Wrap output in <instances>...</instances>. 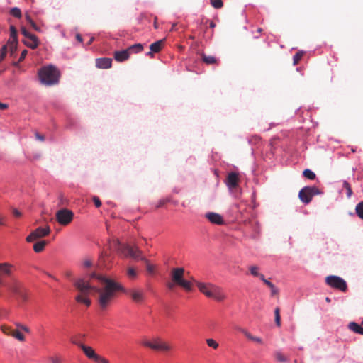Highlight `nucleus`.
Wrapping results in <instances>:
<instances>
[{
    "instance_id": "obj_17",
    "label": "nucleus",
    "mask_w": 363,
    "mask_h": 363,
    "mask_svg": "<svg viewBox=\"0 0 363 363\" xmlns=\"http://www.w3.org/2000/svg\"><path fill=\"white\" fill-rule=\"evenodd\" d=\"M112 59L108 57L98 58L96 60V67L99 69H108L111 67Z\"/></svg>"
},
{
    "instance_id": "obj_44",
    "label": "nucleus",
    "mask_w": 363,
    "mask_h": 363,
    "mask_svg": "<svg viewBox=\"0 0 363 363\" xmlns=\"http://www.w3.org/2000/svg\"><path fill=\"white\" fill-rule=\"evenodd\" d=\"M169 201V199H160L157 204L156 205V208H160L162 206H163L165 203H167V202Z\"/></svg>"
},
{
    "instance_id": "obj_29",
    "label": "nucleus",
    "mask_w": 363,
    "mask_h": 363,
    "mask_svg": "<svg viewBox=\"0 0 363 363\" xmlns=\"http://www.w3.org/2000/svg\"><path fill=\"white\" fill-rule=\"evenodd\" d=\"M274 357L276 360L281 362H286L288 361V359L280 351H276L274 352Z\"/></svg>"
},
{
    "instance_id": "obj_18",
    "label": "nucleus",
    "mask_w": 363,
    "mask_h": 363,
    "mask_svg": "<svg viewBox=\"0 0 363 363\" xmlns=\"http://www.w3.org/2000/svg\"><path fill=\"white\" fill-rule=\"evenodd\" d=\"M238 330L242 333L248 340L260 345L264 344V342L261 337L252 335L247 330L242 328H239Z\"/></svg>"
},
{
    "instance_id": "obj_34",
    "label": "nucleus",
    "mask_w": 363,
    "mask_h": 363,
    "mask_svg": "<svg viewBox=\"0 0 363 363\" xmlns=\"http://www.w3.org/2000/svg\"><path fill=\"white\" fill-rule=\"evenodd\" d=\"M303 55V51H298L294 55L293 62H294V65H297L299 62V61L301 60Z\"/></svg>"
},
{
    "instance_id": "obj_48",
    "label": "nucleus",
    "mask_w": 363,
    "mask_h": 363,
    "mask_svg": "<svg viewBox=\"0 0 363 363\" xmlns=\"http://www.w3.org/2000/svg\"><path fill=\"white\" fill-rule=\"evenodd\" d=\"M145 262L147 264V272H150V273H153L154 270H155L154 266L150 264H149L147 260Z\"/></svg>"
},
{
    "instance_id": "obj_25",
    "label": "nucleus",
    "mask_w": 363,
    "mask_h": 363,
    "mask_svg": "<svg viewBox=\"0 0 363 363\" xmlns=\"http://www.w3.org/2000/svg\"><path fill=\"white\" fill-rule=\"evenodd\" d=\"M47 245V242L45 240H41L37 242L33 245V250L35 252L39 253L43 251L45 246Z\"/></svg>"
},
{
    "instance_id": "obj_14",
    "label": "nucleus",
    "mask_w": 363,
    "mask_h": 363,
    "mask_svg": "<svg viewBox=\"0 0 363 363\" xmlns=\"http://www.w3.org/2000/svg\"><path fill=\"white\" fill-rule=\"evenodd\" d=\"M239 176L235 172H230L228 174L226 179V185L229 189H235L238 186Z\"/></svg>"
},
{
    "instance_id": "obj_27",
    "label": "nucleus",
    "mask_w": 363,
    "mask_h": 363,
    "mask_svg": "<svg viewBox=\"0 0 363 363\" xmlns=\"http://www.w3.org/2000/svg\"><path fill=\"white\" fill-rule=\"evenodd\" d=\"M11 337H14L20 342L25 341V336L18 330H13V333H11Z\"/></svg>"
},
{
    "instance_id": "obj_41",
    "label": "nucleus",
    "mask_w": 363,
    "mask_h": 363,
    "mask_svg": "<svg viewBox=\"0 0 363 363\" xmlns=\"http://www.w3.org/2000/svg\"><path fill=\"white\" fill-rule=\"evenodd\" d=\"M249 269L251 274L253 275L254 277H258L260 274L258 272L259 267L257 266H251Z\"/></svg>"
},
{
    "instance_id": "obj_6",
    "label": "nucleus",
    "mask_w": 363,
    "mask_h": 363,
    "mask_svg": "<svg viewBox=\"0 0 363 363\" xmlns=\"http://www.w3.org/2000/svg\"><path fill=\"white\" fill-rule=\"evenodd\" d=\"M142 345L159 352H169L172 350V346L167 342L158 337H154L152 340H144L142 341Z\"/></svg>"
},
{
    "instance_id": "obj_60",
    "label": "nucleus",
    "mask_w": 363,
    "mask_h": 363,
    "mask_svg": "<svg viewBox=\"0 0 363 363\" xmlns=\"http://www.w3.org/2000/svg\"><path fill=\"white\" fill-rule=\"evenodd\" d=\"M257 277H259L263 282L264 281V280H266L264 276L262 274H259V275Z\"/></svg>"
},
{
    "instance_id": "obj_46",
    "label": "nucleus",
    "mask_w": 363,
    "mask_h": 363,
    "mask_svg": "<svg viewBox=\"0 0 363 363\" xmlns=\"http://www.w3.org/2000/svg\"><path fill=\"white\" fill-rule=\"evenodd\" d=\"M13 215L16 218H20L22 216V213L19 211L17 208H13L11 209Z\"/></svg>"
},
{
    "instance_id": "obj_64",
    "label": "nucleus",
    "mask_w": 363,
    "mask_h": 363,
    "mask_svg": "<svg viewBox=\"0 0 363 363\" xmlns=\"http://www.w3.org/2000/svg\"><path fill=\"white\" fill-rule=\"evenodd\" d=\"M325 301H326L328 303H330V298H328V297H327V298H325Z\"/></svg>"
},
{
    "instance_id": "obj_45",
    "label": "nucleus",
    "mask_w": 363,
    "mask_h": 363,
    "mask_svg": "<svg viewBox=\"0 0 363 363\" xmlns=\"http://www.w3.org/2000/svg\"><path fill=\"white\" fill-rule=\"evenodd\" d=\"M92 200H93L96 207L99 208L101 206V202L99 197L94 196H93Z\"/></svg>"
},
{
    "instance_id": "obj_8",
    "label": "nucleus",
    "mask_w": 363,
    "mask_h": 363,
    "mask_svg": "<svg viewBox=\"0 0 363 363\" xmlns=\"http://www.w3.org/2000/svg\"><path fill=\"white\" fill-rule=\"evenodd\" d=\"M320 194V191L316 186H305L300 190L298 197L303 203L308 204L314 196Z\"/></svg>"
},
{
    "instance_id": "obj_55",
    "label": "nucleus",
    "mask_w": 363,
    "mask_h": 363,
    "mask_svg": "<svg viewBox=\"0 0 363 363\" xmlns=\"http://www.w3.org/2000/svg\"><path fill=\"white\" fill-rule=\"evenodd\" d=\"M264 283L267 286H269V288H273V286H274L272 282H270L268 280H264Z\"/></svg>"
},
{
    "instance_id": "obj_59",
    "label": "nucleus",
    "mask_w": 363,
    "mask_h": 363,
    "mask_svg": "<svg viewBox=\"0 0 363 363\" xmlns=\"http://www.w3.org/2000/svg\"><path fill=\"white\" fill-rule=\"evenodd\" d=\"M65 276L68 278H70L72 276V272L71 271H67L65 272Z\"/></svg>"
},
{
    "instance_id": "obj_61",
    "label": "nucleus",
    "mask_w": 363,
    "mask_h": 363,
    "mask_svg": "<svg viewBox=\"0 0 363 363\" xmlns=\"http://www.w3.org/2000/svg\"><path fill=\"white\" fill-rule=\"evenodd\" d=\"M154 28H155V29H157V28H158V24H157V18H156V17L155 18V21H154Z\"/></svg>"
},
{
    "instance_id": "obj_47",
    "label": "nucleus",
    "mask_w": 363,
    "mask_h": 363,
    "mask_svg": "<svg viewBox=\"0 0 363 363\" xmlns=\"http://www.w3.org/2000/svg\"><path fill=\"white\" fill-rule=\"evenodd\" d=\"M7 220L6 216L0 213V225H5Z\"/></svg>"
},
{
    "instance_id": "obj_38",
    "label": "nucleus",
    "mask_w": 363,
    "mask_h": 363,
    "mask_svg": "<svg viewBox=\"0 0 363 363\" xmlns=\"http://www.w3.org/2000/svg\"><path fill=\"white\" fill-rule=\"evenodd\" d=\"M1 331L7 335L11 336V333H13V329L11 328V327L4 325L1 326Z\"/></svg>"
},
{
    "instance_id": "obj_7",
    "label": "nucleus",
    "mask_w": 363,
    "mask_h": 363,
    "mask_svg": "<svg viewBox=\"0 0 363 363\" xmlns=\"http://www.w3.org/2000/svg\"><path fill=\"white\" fill-rule=\"evenodd\" d=\"M8 289L23 301H26L28 298L27 291L23 284L16 279H13L7 285Z\"/></svg>"
},
{
    "instance_id": "obj_26",
    "label": "nucleus",
    "mask_w": 363,
    "mask_h": 363,
    "mask_svg": "<svg viewBox=\"0 0 363 363\" xmlns=\"http://www.w3.org/2000/svg\"><path fill=\"white\" fill-rule=\"evenodd\" d=\"M126 274L129 279H135L138 276V271L135 268L129 267L127 268Z\"/></svg>"
},
{
    "instance_id": "obj_62",
    "label": "nucleus",
    "mask_w": 363,
    "mask_h": 363,
    "mask_svg": "<svg viewBox=\"0 0 363 363\" xmlns=\"http://www.w3.org/2000/svg\"><path fill=\"white\" fill-rule=\"evenodd\" d=\"M209 26H210V28H213L216 27V23L214 22H213V21H211L210 24H209Z\"/></svg>"
},
{
    "instance_id": "obj_5",
    "label": "nucleus",
    "mask_w": 363,
    "mask_h": 363,
    "mask_svg": "<svg viewBox=\"0 0 363 363\" xmlns=\"http://www.w3.org/2000/svg\"><path fill=\"white\" fill-rule=\"evenodd\" d=\"M72 343L80 348L88 359H91L96 363H109L108 359L98 354L91 347L86 345L78 341H72Z\"/></svg>"
},
{
    "instance_id": "obj_57",
    "label": "nucleus",
    "mask_w": 363,
    "mask_h": 363,
    "mask_svg": "<svg viewBox=\"0 0 363 363\" xmlns=\"http://www.w3.org/2000/svg\"><path fill=\"white\" fill-rule=\"evenodd\" d=\"M23 42L27 47H28V44L32 43V40H28L26 38V40H23Z\"/></svg>"
},
{
    "instance_id": "obj_36",
    "label": "nucleus",
    "mask_w": 363,
    "mask_h": 363,
    "mask_svg": "<svg viewBox=\"0 0 363 363\" xmlns=\"http://www.w3.org/2000/svg\"><path fill=\"white\" fill-rule=\"evenodd\" d=\"M14 324H15V325L17 328L16 330H23V331H24L26 333H29L30 332V328L28 327H27L25 325L21 324L19 322H16Z\"/></svg>"
},
{
    "instance_id": "obj_10",
    "label": "nucleus",
    "mask_w": 363,
    "mask_h": 363,
    "mask_svg": "<svg viewBox=\"0 0 363 363\" xmlns=\"http://www.w3.org/2000/svg\"><path fill=\"white\" fill-rule=\"evenodd\" d=\"M326 284L332 288L338 289L341 291L345 292L347 290V285L346 281L341 277L330 275L325 278Z\"/></svg>"
},
{
    "instance_id": "obj_50",
    "label": "nucleus",
    "mask_w": 363,
    "mask_h": 363,
    "mask_svg": "<svg viewBox=\"0 0 363 363\" xmlns=\"http://www.w3.org/2000/svg\"><path fill=\"white\" fill-rule=\"evenodd\" d=\"M35 138L41 142H43L45 140V136L43 135L40 134L39 133L36 132L35 134Z\"/></svg>"
},
{
    "instance_id": "obj_32",
    "label": "nucleus",
    "mask_w": 363,
    "mask_h": 363,
    "mask_svg": "<svg viewBox=\"0 0 363 363\" xmlns=\"http://www.w3.org/2000/svg\"><path fill=\"white\" fill-rule=\"evenodd\" d=\"M206 342L208 347H212L215 350H216L219 346V344L215 340H213L212 338L206 339Z\"/></svg>"
},
{
    "instance_id": "obj_20",
    "label": "nucleus",
    "mask_w": 363,
    "mask_h": 363,
    "mask_svg": "<svg viewBox=\"0 0 363 363\" xmlns=\"http://www.w3.org/2000/svg\"><path fill=\"white\" fill-rule=\"evenodd\" d=\"M201 58L203 62L207 65L217 64L218 60L214 56L207 55L204 53L201 54Z\"/></svg>"
},
{
    "instance_id": "obj_30",
    "label": "nucleus",
    "mask_w": 363,
    "mask_h": 363,
    "mask_svg": "<svg viewBox=\"0 0 363 363\" xmlns=\"http://www.w3.org/2000/svg\"><path fill=\"white\" fill-rule=\"evenodd\" d=\"M303 175L311 180L315 179V174L309 169H306L303 172Z\"/></svg>"
},
{
    "instance_id": "obj_63",
    "label": "nucleus",
    "mask_w": 363,
    "mask_h": 363,
    "mask_svg": "<svg viewBox=\"0 0 363 363\" xmlns=\"http://www.w3.org/2000/svg\"><path fill=\"white\" fill-rule=\"evenodd\" d=\"M94 38L93 37H92V38H91L89 39V42H88V43H87V44H88V45L91 44V43H92V42H93V40H94Z\"/></svg>"
},
{
    "instance_id": "obj_40",
    "label": "nucleus",
    "mask_w": 363,
    "mask_h": 363,
    "mask_svg": "<svg viewBox=\"0 0 363 363\" xmlns=\"http://www.w3.org/2000/svg\"><path fill=\"white\" fill-rule=\"evenodd\" d=\"M93 265V261L90 258H85L82 261V266L84 268H89Z\"/></svg>"
},
{
    "instance_id": "obj_2",
    "label": "nucleus",
    "mask_w": 363,
    "mask_h": 363,
    "mask_svg": "<svg viewBox=\"0 0 363 363\" xmlns=\"http://www.w3.org/2000/svg\"><path fill=\"white\" fill-rule=\"evenodd\" d=\"M194 282L199 291L206 297L213 298L217 301H223L225 299L226 296L220 286L209 282L204 283L196 280H194Z\"/></svg>"
},
{
    "instance_id": "obj_35",
    "label": "nucleus",
    "mask_w": 363,
    "mask_h": 363,
    "mask_svg": "<svg viewBox=\"0 0 363 363\" xmlns=\"http://www.w3.org/2000/svg\"><path fill=\"white\" fill-rule=\"evenodd\" d=\"M356 213L363 220V201L359 203L356 206Z\"/></svg>"
},
{
    "instance_id": "obj_51",
    "label": "nucleus",
    "mask_w": 363,
    "mask_h": 363,
    "mask_svg": "<svg viewBox=\"0 0 363 363\" xmlns=\"http://www.w3.org/2000/svg\"><path fill=\"white\" fill-rule=\"evenodd\" d=\"M166 285L169 289H172L177 284L171 280V281L167 282Z\"/></svg>"
},
{
    "instance_id": "obj_16",
    "label": "nucleus",
    "mask_w": 363,
    "mask_h": 363,
    "mask_svg": "<svg viewBox=\"0 0 363 363\" xmlns=\"http://www.w3.org/2000/svg\"><path fill=\"white\" fill-rule=\"evenodd\" d=\"M164 45V40H160L150 45V51L147 53V55L152 57L154 53L159 52Z\"/></svg>"
},
{
    "instance_id": "obj_1",
    "label": "nucleus",
    "mask_w": 363,
    "mask_h": 363,
    "mask_svg": "<svg viewBox=\"0 0 363 363\" xmlns=\"http://www.w3.org/2000/svg\"><path fill=\"white\" fill-rule=\"evenodd\" d=\"M73 284L78 292L74 298L77 303L90 306L91 301L89 296L95 293L97 294V303L102 311L108 308L118 291L126 293L136 303H143L145 298L143 289H133L126 291L120 283L95 272L86 277L75 279Z\"/></svg>"
},
{
    "instance_id": "obj_37",
    "label": "nucleus",
    "mask_w": 363,
    "mask_h": 363,
    "mask_svg": "<svg viewBox=\"0 0 363 363\" xmlns=\"http://www.w3.org/2000/svg\"><path fill=\"white\" fill-rule=\"evenodd\" d=\"M211 6L215 9H220L223 6L222 0H210Z\"/></svg>"
},
{
    "instance_id": "obj_58",
    "label": "nucleus",
    "mask_w": 363,
    "mask_h": 363,
    "mask_svg": "<svg viewBox=\"0 0 363 363\" xmlns=\"http://www.w3.org/2000/svg\"><path fill=\"white\" fill-rule=\"evenodd\" d=\"M76 39H77L79 42H80V43H82V35H81L80 34H77V35H76Z\"/></svg>"
},
{
    "instance_id": "obj_54",
    "label": "nucleus",
    "mask_w": 363,
    "mask_h": 363,
    "mask_svg": "<svg viewBox=\"0 0 363 363\" xmlns=\"http://www.w3.org/2000/svg\"><path fill=\"white\" fill-rule=\"evenodd\" d=\"M26 21H28V23H30V25L32 23V22H34V21L32 20V18H31L29 14H28V13H26Z\"/></svg>"
},
{
    "instance_id": "obj_53",
    "label": "nucleus",
    "mask_w": 363,
    "mask_h": 363,
    "mask_svg": "<svg viewBox=\"0 0 363 363\" xmlns=\"http://www.w3.org/2000/svg\"><path fill=\"white\" fill-rule=\"evenodd\" d=\"M30 26L33 27V28L36 30V31H38L40 32V28L35 24V22H32V23L30 24Z\"/></svg>"
},
{
    "instance_id": "obj_31",
    "label": "nucleus",
    "mask_w": 363,
    "mask_h": 363,
    "mask_svg": "<svg viewBox=\"0 0 363 363\" xmlns=\"http://www.w3.org/2000/svg\"><path fill=\"white\" fill-rule=\"evenodd\" d=\"M9 40H17V30L13 25L10 26V38Z\"/></svg>"
},
{
    "instance_id": "obj_15",
    "label": "nucleus",
    "mask_w": 363,
    "mask_h": 363,
    "mask_svg": "<svg viewBox=\"0 0 363 363\" xmlns=\"http://www.w3.org/2000/svg\"><path fill=\"white\" fill-rule=\"evenodd\" d=\"M205 217L213 224L223 225L224 223L223 216L217 213L208 212L205 214Z\"/></svg>"
},
{
    "instance_id": "obj_12",
    "label": "nucleus",
    "mask_w": 363,
    "mask_h": 363,
    "mask_svg": "<svg viewBox=\"0 0 363 363\" xmlns=\"http://www.w3.org/2000/svg\"><path fill=\"white\" fill-rule=\"evenodd\" d=\"M50 233V228L48 225L45 228L39 227L35 230L32 231L30 235L26 237V240L28 242H32L34 240L48 235Z\"/></svg>"
},
{
    "instance_id": "obj_39",
    "label": "nucleus",
    "mask_w": 363,
    "mask_h": 363,
    "mask_svg": "<svg viewBox=\"0 0 363 363\" xmlns=\"http://www.w3.org/2000/svg\"><path fill=\"white\" fill-rule=\"evenodd\" d=\"M343 187L347 191V196L350 197L352 194V191L350 184L347 182L345 181L343 182Z\"/></svg>"
},
{
    "instance_id": "obj_19",
    "label": "nucleus",
    "mask_w": 363,
    "mask_h": 363,
    "mask_svg": "<svg viewBox=\"0 0 363 363\" xmlns=\"http://www.w3.org/2000/svg\"><path fill=\"white\" fill-rule=\"evenodd\" d=\"M130 55L128 48L126 50L116 51L114 52V59L118 62H123L130 57Z\"/></svg>"
},
{
    "instance_id": "obj_3",
    "label": "nucleus",
    "mask_w": 363,
    "mask_h": 363,
    "mask_svg": "<svg viewBox=\"0 0 363 363\" xmlns=\"http://www.w3.org/2000/svg\"><path fill=\"white\" fill-rule=\"evenodd\" d=\"M38 74L41 83L46 86L55 84L59 81L60 72L52 65L43 67Z\"/></svg>"
},
{
    "instance_id": "obj_11",
    "label": "nucleus",
    "mask_w": 363,
    "mask_h": 363,
    "mask_svg": "<svg viewBox=\"0 0 363 363\" xmlns=\"http://www.w3.org/2000/svg\"><path fill=\"white\" fill-rule=\"evenodd\" d=\"M121 251L125 256H129L135 259H140L147 262L145 257L142 255V252L137 247H131L130 245H122Z\"/></svg>"
},
{
    "instance_id": "obj_24",
    "label": "nucleus",
    "mask_w": 363,
    "mask_h": 363,
    "mask_svg": "<svg viewBox=\"0 0 363 363\" xmlns=\"http://www.w3.org/2000/svg\"><path fill=\"white\" fill-rule=\"evenodd\" d=\"M128 50L131 53H138L143 51V45L141 43H137L128 48Z\"/></svg>"
},
{
    "instance_id": "obj_28",
    "label": "nucleus",
    "mask_w": 363,
    "mask_h": 363,
    "mask_svg": "<svg viewBox=\"0 0 363 363\" xmlns=\"http://www.w3.org/2000/svg\"><path fill=\"white\" fill-rule=\"evenodd\" d=\"M274 320L275 323L278 327L281 326V316H280V308L277 307L274 309Z\"/></svg>"
},
{
    "instance_id": "obj_49",
    "label": "nucleus",
    "mask_w": 363,
    "mask_h": 363,
    "mask_svg": "<svg viewBox=\"0 0 363 363\" xmlns=\"http://www.w3.org/2000/svg\"><path fill=\"white\" fill-rule=\"evenodd\" d=\"M27 53H28V51L26 50H23L21 52V56H20L19 60H18V62L23 61L25 59Z\"/></svg>"
},
{
    "instance_id": "obj_43",
    "label": "nucleus",
    "mask_w": 363,
    "mask_h": 363,
    "mask_svg": "<svg viewBox=\"0 0 363 363\" xmlns=\"http://www.w3.org/2000/svg\"><path fill=\"white\" fill-rule=\"evenodd\" d=\"M51 363H62V358L58 355L52 356L49 358Z\"/></svg>"
},
{
    "instance_id": "obj_33",
    "label": "nucleus",
    "mask_w": 363,
    "mask_h": 363,
    "mask_svg": "<svg viewBox=\"0 0 363 363\" xmlns=\"http://www.w3.org/2000/svg\"><path fill=\"white\" fill-rule=\"evenodd\" d=\"M10 14L16 18H21V11L18 7L12 8L10 11Z\"/></svg>"
},
{
    "instance_id": "obj_42",
    "label": "nucleus",
    "mask_w": 363,
    "mask_h": 363,
    "mask_svg": "<svg viewBox=\"0 0 363 363\" xmlns=\"http://www.w3.org/2000/svg\"><path fill=\"white\" fill-rule=\"evenodd\" d=\"M7 54V45H4L0 50V62L4 59Z\"/></svg>"
},
{
    "instance_id": "obj_52",
    "label": "nucleus",
    "mask_w": 363,
    "mask_h": 363,
    "mask_svg": "<svg viewBox=\"0 0 363 363\" xmlns=\"http://www.w3.org/2000/svg\"><path fill=\"white\" fill-rule=\"evenodd\" d=\"M270 289L272 296H274L279 293V290L275 287V286H273V288H270Z\"/></svg>"
},
{
    "instance_id": "obj_13",
    "label": "nucleus",
    "mask_w": 363,
    "mask_h": 363,
    "mask_svg": "<svg viewBox=\"0 0 363 363\" xmlns=\"http://www.w3.org/2000/svg\"><path fill=\"white\" fill-rule=\"evenodd\" d=\"M21 33L26 38L32 40V43L28 44V48L35 49L39 45V40L36 35L29 33L24 27L21 28Z\"/></svg>"
},
{
    "instance_id": "obj_23",
    "label": "nucleus",
    "mask_w": 363,
    "mask_h": 363,
    "mask_svg": "<svg viewBox=\"0 0 363 363\" xmlns=\"http://www.w3.org/2000/svg\"><path fill=\"white\" fill-rule=\"evenodd\" d=\"M12 268H13V266L9 263H0V270L7 275H10L11 274Z\"/></svg>"
},
{
    "instance_id": "obj_22",
    "label": "nucleus",
    "mask_w": 363,
    "mask_h": 363,
    "mask_svg": "<svg viewBox=\"0 0 363 363\" xmlns=\"http://www.w3.org/2000/svg\"><path fill=\"white\" fill-rule=\"evenodd\" d=\"M18 40H8L5 45H7V52L9 51L12 55L17 49Z\"/></svg>"
},
{
    "instance_id": "obj_56",
    "label": "nucleus",
    "mask_w": 363,
    "mask_h": 363,
    "mask_svg": "<svg viewBox=\"0 0 363 363\" xmlns=\"http://www.w3.org/2000/svg\"><path fill=\"white\" fill-rule=\"evenodd\" d=\"M8 108V105L0 102V109L4 110Z\"/></svg>"
},
{
    "instance_id": "obj_9",
    "label": "nucleus",
    "mask_w": 363,
    "mask_h": 363,
    "mask_svg": "<svg viewBox=\"0 0 363 363\" xmlns=\"http://www.w3.org/2000/svg\"><path fill=\"white\" fill-rule=\"evenodd\" d=\"M55 218L59 224L66 226L72 221L74 213L67 208H61L56 212Z\"/></svg>"
},
{
    "instance_id": "obj_4",
    "label": "nucleus",
    "mask_w": 363,
    "mask_h": 363,
    "mask_svg": "<svg viewBox=\"0 0 363 363\" xmlns=\"http://www.w3.org/2000/svg\"><path fill=\"white\" fill-rule=\"evenodd\" d=\"M185 270L183 267L172 268L170 272L171 280L187 291L192 290L191 281L184 279Z\"/></svg>"
},
{
    "instance_id": "obj_21",
    "label": "nucleus",
    "mask_w": 363,
    "mask_h": 363,
    "mask_svg": "<svg viewBox=\"0 0 363 363\" xmlns=\"http://www.w3.org/2000/svg\"><path fill=\"white\" fill-rule=\"evenodd\" d=\"M348 328L355 333L363 335V328L354 322L350 323Z\"/></svg>"
}]
</instances>
